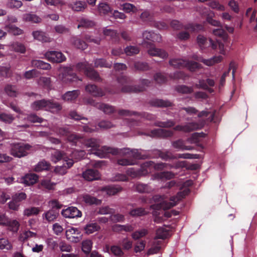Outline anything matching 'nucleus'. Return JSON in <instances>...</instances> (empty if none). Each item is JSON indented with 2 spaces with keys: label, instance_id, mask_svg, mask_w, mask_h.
I'll return each mask as SVG.
<instances>
[{
  "label": "nucleus",
  "instance_id": "f257e3e1",
  "mask_svg": "<svg viewBox=\"0 0 257 257\" xmlns=\"http://www.w3.org/2000/svg\"><path fill=\"white\" fill-rule=\"evenodd\" d=\"M96 153L101 158H108L110 154L119 155L122 156V158L117 159V163L123 166L134 165L135 159H146L150 157L149 155L142 154L137 149L131 150L130 148L118 149L111 147H104L101 150H98Z\"/></svg>",
  "mask_w": 257,
  "mask_h": 257
},
{
  "label": "nucleus",
  "instance_id": "f03ea898",
  "mask_svg": "<svg viewBox=\"0 0 257 257\" xmlns=\"http://www.w3.org/2000/svg\"><path fill=\"white\" fill-rule=\"evenodd\" d=\"M190 192V189L185 188L182 191L178 192L176 195L171 197L170 202L163 200L161 196L155 195L153 198L156 203L151 206V208L154 210V215H157V211L169 209L175 206L177 202L189 195Z\"/></svg>",
  "mask_w": 257,
  "mask_h": 257
},
{
  "label": "nucleus",
  "instance_id": "7ed1b4c3",
  "mask_svg": "<svg viewBox=\"0 0 257 257\" xmlns=\"http://www.w3.org/2000/svg\"><path fill=\"white\" fill-rule=\"evenodd\" d=\"M143 37L144 40H147L151 41L160 42L161 40L160 35L156 34L152 31H146L143 33ZM143 45L148 49V53L152 56H158L162 59L166 58L168 55L164 50L157 48L154 46L151 42H146L144 40Z\"/></svg>",
  "mask_w": 257,
  "mask_h": 257
},
{
  "label": "nucleus",
  "instance_id": "20e7f679",
  "mask_svg": "<svg viewBox=\"0 0 257 257\" xmlns=\"http://www.w3.org/2000/svg\"><path fill=\"white\" fill-rule=\"evenodd\" d=\"M31 146L28 144L18 143L11 145V154L15 157L22 158L26 156L30 151Z\"/></svg>",
  "mask_w": 257,
  "mask_h": 257
},
{
  "label": "nucleus",
  "instance_id": "39448f33",
  "mask_svg": "<svg viewBox=\"0 0 257 257\" xmlns=\"http://www.w3.org/2000/svg\"><path fill=\"white\" fill-rule=\"evenodd\" d=\"M153 164V161H149L142 164L140 169L136 170L131 168L126 171V174L132 178H137L145 176L149 173L148 168Z\"/></svg>",
  "mask_w": 257,
  "mask_h": 257
},
{
  "label": "nucleus",
  "instance_id": "423d86ee",
  "mask_svg": "<svg viewBox=\"0 0 257 257\" xmlns=\"http://www.w3.org/2000/svg\"><path fill=\"white\" fill-rule=\"evenodd\" d=\"M50 205L51 206V209L45 212L43 217L48 222L54 221L58 217L59 214V210L62 208V205L57 200H53L50 201Z\"/></svg>",
  "mask_w": 257,
  "mask_h": 257
},
{
  "label": "nucleus",
  "instance_id": "0eeeda50",
  "mask_svg": "<svg viewBox=\"0 0 257 257\" xmlns=\"http://www.w3.org/2000/svg\"><path fill=\"white\" fill-rule=\"evenodd\" d=\"M197 42L201 48L211 47L212 49H216L218 45L220 49L223 48L224 45L222 43L217 40L216 42L211 39H207L206 37L201 35H199L197 37Z\"/></svg>",
  "mask_w": 257,
  "mask_h": 257
},
{
  "label": "nucleus",
  "instance_id": "6e6552de",
  "mask_svg": "<svg viewBox=\"0 0 257 257\" xmlns=\"http://www.w3.org/2000/svg\"><path fill=\"white\" fill-rule=\"evenodd\" d=\"M141 85L133 86L130 85H124L121 88V91L123 92H137L143 91L145 90V87H148L151 84V81L146 79H142L140 80Z\"/></svg>",
  "mask_w": 257,
  "mask_h": 257
},
{
  "label": "nucleus",
  "instance_id": "1a4fd4ad",
  "mask_svg": "<svg viewBox=\"0 0 257 257\" xmlns=\"http://www.w3.org/2000/svg\"><path fill=\"white\" fill-rule=\"evenodd\" d=\"M146 155H149L150 157L149 158H160L162 160L165 161H167L169 160H174L176 159V157H175V155H174L171 152L169 151H166L165 152H162L159 150H155L152 151L151 152H149L146 154Z\"/></svg>",
  "mask_w": 257,
  "mask_h": 257
},
{
  "label": "nucleus",
  "instance_id": "9d476101",
  "mask_svg": "<svg viewBox=\"0 0 257 257\" xmlns=\"http://www.w3.org/2000/svg\"><path fill=\"white\" fill-rule=\"evenodd\" d=\"M171 26L175 30L185 29L186 30H189L191 32L201 30L202 26L199 24H189L188 25L183 26L179 21L177 20H173L171 22Z\"/></svg>",
  "mask_w": 257,
  "mask_h": 257
},
{
  "label": "nucleus",
  "instance_id": "9b49d317",
  "mask_svg": "<svg viewBox=\"0 0 257 257\" xmlns=\"http://www.w3.org/2000/svg\"><path fill=\"white\" fill-rule=\"evenodd\" d=\"M201 127L202 126L198 123L191 122L187 123L185 125H177L174 127L173 130L175 131L189 133L200 129Z\"/></svg>",
  "mask_w": 257,
  "mask_h": 257
},
{
  "label": "nucleus",
  "instance_id": "f8f14e48",
  "mask_svg": "<svg viewBox=\"0 0 257 257\" xmlns=\"http://www.w3.org/2000/svg\"><path fill=\"white\" fill-rule=\"evenodd\" d=\"M62 80L65 82H71L77 80H81L77 75L73 72V69L71 67H66L64 69L63 72L61 76Z\"/></svg>",
  "mask_w": 257,
  "mask_h": 257
},
{
  "label": "nucleus",
  "instance_id": "ddd939ff",
  "mask_svg": "<svg viewBox=\"0 0 257 257\" xmlns=\"http://www.w3.org/2000/svg\"><path fill=\"white\" fill-rule=\"evenodd\" d=\"M87 148H91L92 149V153L97 156L98 154L96 152L98 150H101L104 147H107V146H103L100 148V141L95 138H90L86 140H83L82 143Z\"/></svg>",
  "mask_w": 257,
  "mask_h": 257
},
{
  "label": "nucleus",
  "instance_id": "4468645a",
  "mask_svg": "<svg viewBox=\"0 0 257 257\" xmlns=\"http://www.w3.org/2000/svg\"><path fill=\"white\" fill-rule=\"evenodd\" d=\"M45 56L49 61L54 63H61L66 59L61 52L55 51H48L45 53Z\"/></svg>",
  "mask_w": 257,
  "mask_h": 257
},
{
  "label": "nucleus",
  "instance_id": "2eb2a0df",
  "mask_svg": "<svg viewBox=\"0 0 257 257\" xmlns=\"http://www.w3.org/2000/svg\"><path fill=\"white\" fill-rule=\"evenodd\" d=\"M66 237L68 240L73 242H78L80 239V232L77 228L71 227L66 231Z\"/></svg>",
  "mask_w": 257,
  "mask_h": 257
},
{
  "label": "nucleus",
  "instance_id": "dca6fc26",
  "mask_svg": "<svg viewBox=\"0 0 257 257\" xmlns=\"http://www.w3.org/2000/svg\"><path fill=\"white\" fill-rule=\"evenodd\" d=\"M62 215L65 218H78L82 216L81 212L75 207H69L66 209L62 210Z\"/></svg>",
  "mask_w": 257,
  "mask_h": 257
},
{
  "label": "nucleus",
  "instance_id": "f3484780",
  "mask_svg": "<svg viewBox=\"0 0 257 257\" xmlns=\"http://www.w3.org/2000/svg\"><path fill=\"white\" fill-rule=\"evenodd\" d=\"M174 133L172 131L163 128H156L152 130L149 135L153 137L167 138L172 137Z\"/></svg>",
  "mask_w": 257,
  "mask_h": 257
},
{
  "label": "nucleus",
  "instance_id": "a211bd4d",
  "mask_svg": "<svg viewBox=\"0 0 257 257\" xmlns=\"http://www.w3.org/2000/svg\"><path fill=\"white\" fill-rule=\"evenodd\" d=\"M85 90L94 97H101L105 95L104 91L94 84L87 85L85 86Z\"/></svg>",
  "mask_w": 257,
  "mask_h": 257
},
{
  "label": "nucleus",
  "instance_id": "6ab92c4d",
  "mask_svg": "<svg viewBox=\"0 0 257 257\" xmlns=\"http://www.w3.org/2000/svg\"><path fill=\"white\" fill-rule=\"evenodd\" d=\"M73 164L74 162L71 159L65 160L62 166L55 167L54 172L57 174L63 175L67 173V169L70 168Z\"/></svg>",
  "mask_w": 257,
  "mask_h": 257
},
{
  "label": "nucleus",
  "instance_id": "aec40b11",
  "mask_svg": "<svg viewBox=\"0 0 257 257\" xmlns=\"http://www.w3.org/2000/svg\"><path fill=\"white\" fill-rule=\"evenodd\" d=\"M150 104L157 107H169L174 105V103L169 100L157 98L150 100Z\"/></svg>",
  "mask_w": 257,
  "mask_h": 257
},
{
  "label": "nucleus",
  "instance_id": "412c9836",
  "mask_svg": "<svg viewBox=\"0 0 257 257\" xmlns=\"http://www.w3.org/2000/svg\"><path fill=\"white\" fill-rule=\"evenodd\" d=\"M83 177L86 180L91 181L97 180L99 178V173L95 169H87L83 173Z\"/></svg>",
  "mask_w": 257,
  "mask_h": 257
},
{
  "label": "nucleus",
  "instance_id": "4be33fe9",
  "mask_svg": "<svg viewBox=\"0 0 257 257\" xmlns=\"http://www.w3.org/2000/svg\"><path fill=\"white\" fill-rule=\"evenodd\" d=\"M62 108V105L59 102L53 99L48 100L46 110H49L53 113H57Z\"/></svg>",
  "mask_w": 257,
  "mask_h": 257
},
{
  "label": "nucleus",
  "instance_id": "5701e85b",
  "mask_svg": "<svg viewBox=\"0 0 257 257\" xmlns=\"http://www.w3.org/2000/svg\"><path fill=\"white\" fill-rule=\"evenodd\" d=\"M172 146L178 150L181 151L184 150H192L194 149V147L190 146H186L185 141L182 139H179L172 142Z\"/></svg>",
  "mask_w": 257,
  "mask_h": 257
},
{
  "label": "nucleus",
  "instance_id": "b1692460",
  "mask_svg": "<svg viewBox=\"0 0 257 257\" xmlns=\"http://www.w3.org/2000/svg\"><path fill=\"white\" fill-rule=\"evenodd\" d=\"M47 101L48 100L45 99H43L39 100H36L31 104V107L32 109L36 111H38L41 109H44L46 110Z\"/></svg>",
  "mask_w": 257,
  "mask_h": 257
},
{
  "label": "nucleus",
  "instance_id": "393cba45",
  "mask_svg": "<svg viewBox=\"0 0 257 257\" xmlns=\"http://www.w3.org/2000/svg\"><path fill=\"white\" fill-rule=\"evenodd\" d=\"M67 138L68 141L71 143L72 146H77L78 143H82L83 138L80 135L70 132Z\"/></svg>",
  "mask_w": 257,
  "mask_h": 257
},
{
  "label": "nucleus",
  "instance_id": "a878e982",
  "mask_svg": "<svg viewBox=\"0 0 257 257\" xmlns=\"http://www.w3.org/2000/svg\"><path fill=\"white\" fill-rule=\"evenodd\" d=\"M23 20L26 22L40 23L42 21V19L36 14L27 13L23 15Z\"/></svg>",
  "mask_w": 257,
  "mask_h": 257
},
{
  "label": "nucleus",
  "instance_id": "bb28decb",
  "mask_svg": "<svg viewBox=\"0 0 257 257\" xmlns=\"http://www.w3.org/2000/svg\"><path fill=\"white\" fill-rule=\"evenodd\" d=\"M112 230L113 232H121L122 231L131 232L134 230V227L130 224L120 225L114 224L112 226Z\"/></svg>",
  "mask_w": 257,
  "mask_h": 257
},
{
  "label": "nucleus",
  "instance_id": "cd10ccee",
  "mask_svg": "<svg viewBox=\"0 0 257 257\" xmlns=\"http://www.w3.org/2000/svg\"><path fill=\"white\" fill-rule=\"evenodd\" d=\"M67 158L65 157V154L63 152L59 150H55L51 154V161L55 163H56L61 160H63V163L64 162V160H67Z\"/></svg>",
  "mask_w": 257,
  "mask_h": 257
},
{
  "label": "nucleus",
  "instance_id": "c85d7f7f",
  "mask_svg": "<svg viewBox=\"0 0 257 257\" xmlns=\"http://www.w3.org/2000/svg\"><path fill=\"white\" fill-rule=\"evenodd\" d=\"M31 65L33 67L43 70H49L51 68V65L49 63L40 60H32Z\"/></svg>",
  "mask_w": 257,
  "mask_h": 257
},
{
  "label": "nucleus",
  "instance_id": "c756f323",
  "mask_svg": "<svg viewBox=\"0 0 257 257\" xmlns=\"http://www.w3.org/2000/svg\"><path fill=\"white\" fill-rule=\"evenodd\" d=\"M80 94V91L74 90L66 92L62 95V99L66 101H73L75 100Z\"/></svg>",
  "mask_w": 257,
  "mask_h": 257
},
{
  "label": "nucleus",
  "instance_id": "7c9ffc66",
  "mask_svg": "<svg viewBox=\"0 0 257 257\" xmlns=\"http://www.w3.org/2000/svg\"><path fill=\"white\" fill-rule=\"evenodd\" d=\"M33 36L35 39L42 42H50V38L47 36V34L41 31H36L33 32Z\"/></svg>",
  "mask_w": 257,
  "mask_h": 257
},
{
  "label": "nucleus",
  "instance_id": "2f4dec72",
  "mask_svg": "<svg viewBox=\"0 0 257 257\" xmlns=\"http://www.w3.org/2000/svg\"><path fill=\"white\" fill-rule=\"evenodd\" d=\"M5 91L8 96L12 97H17L19 93L17 86L12 84H7L5 87Z\"/></svg>",
  "mask_w": 257,
  "mask_h": 257
},
{
  "label": "nucleus",
  "instance_id": "473e14b6",
  "mask_svg": "<svg viewBox=\"0 0 257 257\" xmlns=\"http://www.w3.org/2000/svg\"><path fill=\"white\" fill-rule=\"evenodd\" d=\"M38 179V176L35 174H28L25 175L23 178V182L25 184L30 186L36 183Z\"/></svg>",
  "mask_w": 257,
  "mask_h": 257
},
{
  "label": "nucleus",
  "instance_id": "72a5a7b5",
  "mask_svg": "<svg viewBox=\"0 0 257 257\" xmlns=\"http://www.w3.org/2000/svg\"><path fill=\"white\" fill-rule=\"evenodd\" d=\"M169 64L175 68L181 69L186 67L187 61L181 59H172L169 61Z\"/></svg>",
  "mask_w": 257,
  "mask_h": 257
},
{
  "label": "nucleus",
  "instance_id": "f704fd0d",
  "mask_svg": "<svg viewBox=\"0 0 257 257\" xmlns=\"http://www.w3.org/2000/svg\"><path fill=\"white\" fill-rule=\"evenodd\" d=\"M235 69L236 68H235V63L233 62H231L229 64L228 71L227 72H224L220 78L219 87L223 86V85L224 84L225 82V78H226V76L228 74L229 71L231 69L232 70V74L233 77H234V73L235 72Z\"/></svg>",
  "mask_w": 257,
  "mask_h": 257
},
{
  "label": "nucleus",
  "instance_id": "c9c22d12",
  "mask_svg": "<svg viewBox=\"0 0 257 257\" xmlns=\"http://www.w3.org/2000/svg\"><path fill=\"white\" fill-rule=\"evenodd\" d=\"M106 249L109 253L113 254L115 257H122L124 254L121 248L117 245H112L110 248L108 246H106Z\"/></svg>",
  "mask_w": 257,
  "mask_h": 257
},
{
  "label": "nucleus",
  "instance_id": "e433bc0d",
  "mask_svg": "<svg viewBox=\"0 0 257 257\" xmlns=\"http://www.w3.org/2000/svg\"><path fill=\"white\" fill-rule=\"evenodd\" d=\"M103 34L106 36H109L110 38L114 42H118L119 41V36L116 31L111 29H104Z\"/></svg>",
  "mask_w": 257,
  "mask_h": 257
},
{
  "label": "nucleus",
  "instance_id": "4c0bfd02",
  "mask_svg": "<svg viewBox=\"0 0 257 257\" xmlns=\"http://www.w3.org/2000/svg\"><path fill=\"white\" fill-rule=\"evenodd\" d=\"M98 10L100 15H111L112 11L109 5L106 3H102L99 4L98 6Z\"/></svg>",
  "mask_w": 257,
  "mask_h": 257
},
{
  "label": "nucleus",
  "instance_id": "58836bf2",
  "mask_svg": "<svg viewBox=\"0 0 257 257\" xmlns=\"http://www.w3.org/2000/svg\"><path fill=\"white\" fill-rule=\"evenodd\" d=\"M82 201L89 205H98L100 204L101 201L96 198L88 194H84L82 196Z\"/></svg>",
  "mask_w": 257,
  "mask_h": 257
},
{
  "label": "nucleus",
  "instance_id": "ea45409f",
  "mask_svg": "<svg viewBox=\"0 0 257 257\" xmlns=\"http://www.w3.org/2000/svg\"><path fill=\"white\" fill-rule=\"evenodd\" d=\"M85 74L92 80L96 81H100L101 80L98 73L93 68L91 67H89L88 69H86V73Z\"/></svg>",
  "mask_w": 257,
  "mask_h": 257
},
{
  "label": "nucleus",
  "instance_id": "a19ab883",
  "mask_svg": "<svg viewBox=\"0 0 257 257\" xmlns=\"http://www.w3.org/2000/svg\"><path fill=\"white\" fill-rule=\"evenodd\" d=\"M98 108L102 110L105 113L109 114L116 112L115 107L108 104L100 103L98 104Z\"/></svg>",
  "mask_w": 257,
  "mask_h": 257
},
{
  "label": "nucleus",
  "instance_id": "79ce46f5",
  "mask_svg": "<svg viewBox=\"0 0 257 257\" xmlns=\"http://www.w3.org/2000/svg\"><path fill=\"white\" fill-rule=\"evenodd\" d=\"M72 44L77 49L84 50L87 47L86 43L77 37H74L71 40Z\"/></svg>",
  "mask_w": 257,
  "mask_h": 257
},
{
  "label": "nucleus",
  "instance_id": "37998d69",
  "mask_svg": "<svg viewBox=\"0 0 257 257\" xmlns=\"http://www.w3.org/2000/svg\"><path fill=\"white\" fill-rule=\"evenodd\" d=\"M50 167L51 165L49 162L45 160H43L39 162L36 166L35 171L39 172L43 171L49 170L50 169Z\"/></svg>",
  "mask_w": 257,
  "mask_h": 257
},
{
  "label": "nucleus",
  "instance_id": "c03bdc74",
  "mask_svg": "<svg viewBox=\"0 0 257 257\" xmlns=\"http://www.w3.org/2000/svg\"><path fill=\"white\" fill-rule=\"evenodd\" d=\"M169 235V231L163 227H160L156 230L155 239L167 238Z\"/></svg>",
  "mask_w": 257,
  "mask_h": 257
},
{
  "label": "nucleus",
  "instance_id": "a18cd8bd",
  "mask_svg": "<svg viewBox=\"0 0 257 257\" xmlns=\"http://www.w3.org/2000/svg\"><path fill=\"white\" fill-rule=\"evenodd\" d=\"M147 211L143 207L136 208L130 211V215L133 217L143 216L147 214Z\"/></svg>",
  "mask_w": 257,
  "mask_h": 257
},
{
  "label": "nucleus",
  "instance_id": "49530a36",
  "mask_svg": "<svg viewBox=\"0 0 257 257\" xmlns=\"http://www.w3.org/2000/svg\"><path fill=\"white\" fill-rule=\"evenodd\" d=\"M112 62H108L103 58L96 59L94 60V66L95 67L111 68Z\"/></svg>",
  "mask_w": 257,
  "mask_h": 257
},
{
  "label": "nucleus",
  "instance_id": "de8ad7c7",
  "mask_svg": "<svg viewBox=\"0 0 257 257\" xmlns=\"http://www.w3.org/2000/svg\"><path fill=\"white\" fill-rule=\"evenodd\" d=\"M85 233L89 234L100 229V226L97 223H90L87 224L84 228Z\"/></svg>",
  "mask_w": 257,
  "mask_h": 257
},
{
  "label": "nucleus",
  "instance_id": "09e8293b",
  "mask_svg": "<svg viewBox=\"0 0 257 257\" xmlns=\"http://www.w3.org/2000/svg\"><path fill=\"white\" fill-rule=\"evenodd\" d=\"M85 153L82 150H74L73 151L71 155V159L74 162H77L83 158L85 156ZM67 159H70L67 158Z\"/></svg>",
  "mask_w": 257,
  "mask_h": 257
},
{
  "label": "nucleus",
  "instance_id": "8fccbe9b",
  "mask_svg": "<svg viewBox=\"0 0 257 257\" xmlns=\"http://www.w3.org/2000/svg\"><path fill=\"white\" fill-rule=\"evenodd\" d=\"M176 90L182 94H190L193 92L192 87H189L185 85H179L176 87Z\"/></svg>",
  "mask_w": 257,
  "mask_h": 257
},
{
  "label": "nucleus",
  "instance_id": "3c124183",
  "mask_svg": "<svg viewBox=\"0 0 257 257\" xmlns=\"http://www.w3.org/2000/svg\"><path fill=\"white\" fill-rule=\"evenodd\" d=\"M136 190L140 193H149L151 191V188L148 185L142 183H138L136 185Z\"/></svg>",
  "mask_w": 257,
  "mask_h": 257
},
{
  "label": "nucleus",
  "instance_id": "603ef678",
  "mask_svg": "<svg viewBox=\"0 0 257 257\" xmlns=\"http://www.w3.org/2000/svg\"><path fill=\"white\" fill-rule=\"evenodd\" d=\"M53 131L61 137H67L70 134V130L67 127H55Z\"/></svg>",
  "mask_w": 257,
  "mask_h": 257
},
{
  "label": "nucleus",
  "instance_id": "864d4df0",
  "mask_svg": "<svg viewBox=\"0 0 257 257\" xmlns=\"http://www.w3.org/2000/svg\"><path fill=\"white\" fill-rule=\"evenodd\" d=\"M5 29L10 33L14 35H19L23 33V31L15 25L11 24L7 25Z\"/></svg>",
  "mask_w": 257,
  "mask_h": 257
},
{
  "label": "nucleus",
  "instance_id": "5fc2aeb1",
  "mask_svg": "<svg viewBox=\"0 0 257 257\" xmlns=\"http://www.w3.org/2000/svg\"><path fill=\"white\" fill-rule=\"evenodd\" d=\"M210 114V115L208 118V120L210 122H215V112L211 113L210 111L206 110H202L199 112L198 113V117H207Z\"/></svg>",
  "mask_w": 257,
  "mask_h": 257
},
{
  "label": "nucleus",
  "instance_id": "6e6d98bb",
  "mask_svg": "<svg viewBox=\"0 0 257 257\" xmlns=\"http://www.w3.org/2000/svg\"><path fill=\"white\" fill-rule=\"evenodd\" d=\"M87 7L86 3L82 1L76 2L72 5L71 8L76 12H82Z\"/></svg>",
  "mask_w": 257,
  "mask_h": 257
},
{
  "label": "nucleus",
  "instance_id": "4d7b16f0",
  "mask_svg": "<svg viewBox=\"0 0 257 257\" xmlns=\"http://www.w3.org/2000/svg\"><path fill=\"white\" fill-rule=\"evenodd\" d=\"M92 242L90 240H84L82 243V250L86 254L90 253Z\"/></svg>",
  "mask_w": 257,
  "mask_h": 257
},
{
  "label": "nucleus",
  "instance_id": "13d9d810",
  "mask_svg": "<svg viewBox=\"0 0 257 257\" xmlns=\"http://www.w3.org/2000/svg\"><path fill=\"white\" fill-rule=\"evenodd\" d=\"M213 34L214 36L222 39L224 41L226 40L228 38L227 34L222 28L214 29L213 30Z\"/></svg>",
  "mask_w": 257,
  "mask_h": 257
},
{
  "label": "nucleus",
  "instance_id": "bf43d9fd",
  "mask_svg": "<svg viewBox=\"0 0 257 257\" xmlns=\"http://www.w3.org/2000/svg\"><path fill=\"white\" fill-rule=\"evenodd\" d=\"M22 5V2L19 0H8L6 4L7 7L10 9H19Z\"/></svg>",
  "mask_w": 257,
  "mask_h": 257
},
{
  "label": "nucleus",
  "instance_id": "052dcab7",
  "mask_svg": "<svg viewBox=\"0 0 257 257\" xmlns=\"http://www.w3.org/2000/svg\"><path fill=\"white\" fill-rule=\"evenodd\" d=\"M124 53L128 56H132L137 54L140 52L139 48L135 46H130L126 47L124 50Z\"/></svg>",
  "mask_w": 257,
  "mask_h": 257
},
{
  "label": "nucleus",
  "instance_id": "680f3d73",
  "mask_svg": "<svg viewBox=\"0 0 257 257\" xmlns=\"http://www.w3.org/2000/svg\"><path fill=\"white\" fill-rule=\"evenodd\" d=\"M157 176L160 179L170 180L174 177L175 174L170 171H164L158 173Z\"/></svg>",
  "mask_w": 257,
  "mask_h": 257
},
{
  "label": "nucleus",
  "instance_id": "e2e57ef3",
  "mask_svg": "<svg viewBox=\"0 0 257 257\" xmlns=\"http://www.w3.org/2000/svg\"><path fill=\"white\" fill-rule=\"evenodd\" d=\"M134 67L136 70L140 71H147L149 69V66L147 63L136 62L134 64Z\"/></svg>",
  "mask_w": 257,
  "mask_h": 257
},
{
  "label": "nucleus",
  "instance_id": "0e129e2a",
  "mask_svg": "<svg viewBox=\"0 0 257 257\" xmlns=\"http://www.w3.org/2000/svg\"><path fill=\"white\" fill-rule=\"evenodd\" d=\"M94 25L93 21L88 20L87 19L82 18L80 20L79 24L78 25V28L84 27V28H91Z\"/></svg>",
  "mask_w": 257,
  "mask_h": 257
},
{
  "label": "nucleus",
  "instance_id": "69168bd1",
  "mask_svg": "<svg viewBox=\"0 0 257 257\" xmlns=\"http://www.w3.org/2000/svg\"><path fill=\"white\" fill-rule=\"evenodd\" d=\"M36 233L30 230L26 231L23 233L20 234L19 240L22 242H25L29 238L35 237Z\"/></svg>",
  "mask_w": 257,
  "mask_h": 257
},
{
  "label": "nucleus",
  "instance_id": "338daca9",
  "mask_svg": "<svg viewBox=\"0 0 257 257\" xmlns=\"http://www.w3.org/2000/svg\"><path fill=\"white\" fill-rule=\"evenodd\" d=\"M222 57L221 56H215L210 59H205L203 63L207 66H212L215 63H219L221 61Z\"/></svg>",
  "mask_w": 257,
  "mask_h": 257
},
{
  "label": "nucleus",
  "instance_id": "774afa93",
  "mask_svg": "<svg viewBox=\"0 0 257 257\" xmlns=\"http://www.w3.org/2000/svg\"><path fill=\"white\" fill-rule=\"evenodd\" d=\"M14 120V116L11 114L6 113H0V120L5 123H11Z\"/></svg>",
  "mask_w": 257,
  "mask_h": 257
}]
</instances>
